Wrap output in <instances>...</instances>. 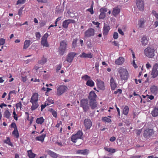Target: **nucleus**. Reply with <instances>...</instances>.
<instances>
[{
    "label": "nucleus",
    "mask_w": 158,
    "mask_h": 158,
    "mask_svg": "<svg viewBox=\"0 0 158 158\" xmlns=\"http://www.w3.org/2000/svg\"><path fill=\"white\" fill-rule=\"evenodd\" d=\"M83 135V132L79 130L75 134H73L70 137L71 141L74 143H76L77 141L80 139L81 140L78 143L77 145H81L83 142L82 140V135Z\"/></svg>",
    "instance_id": "obj_1"
},
{
    "label": "nucleus",
    "mask_w": 158,
    "mask_h": 158,
    "mask_svg": "<svg viewBox=\"0 0 158 158\" xmlns=\"http://www.w3.org/2000/svg\"><path fill=\"white\" fill-rule=\"evenodd\" d=\"M121 79L122 80L126 81L128 78V73L126 69L121 68L118 71Z\"/></svg>",
    "instance_id": "obj_2"
},
{
    "label": "nucleus",
    "mask_w": 158,
    "mask_h": 158,
    "mask_svg": "<svg viewBox=\"0 0 158 158\" xmlns=\"http://www.w3.org/2000/svg\"><path fill=\"white\" fill-rule=\"evenodd\" d=\"M155 50L153 48L147 47L144 51V55L149 58H152L155 56Z\"/></svg>",
    "instance_id": "obj_3"
},
{
    "label": "nucleus",
    "mask_w": 158,
    "mask_h": 158,
    "mask_svg": "<svg viewBox=\"0 0 158 158\" xmlns=\"http://www.w3.org/2000/svg\"><path fill=\"white\" fill-rule=\"evenodd\" d=\"M68 89L67 87L64 85H60L57 89L56 95L57 96H60L64 93Z\"/></svg>",
    "instance_id": "obj_4"
},
{
    "label": "nucleus",
    "mask_w": 158,
    "mask_h": 158,
    "mask_svg": "<svg viewBox=\"0 0 158 158\" xmlns=\"http://www.w3.org/2000/svg\"><path fill=\"white\" fill-rule=\"evenodd\" d=\"M49 36L47 33H46L42 36L41 41V44L44 47L48 48L49 46L48 43L47 41V38Z\"/></svg>",
    "instance_id": "obj_5"
},
{
    "label": "nucleus",
    "mask_w": 158,
    "mask_h": 158,
    "mask_svg": "<svg viewBox=\"0 0 158 158\" xmlns=\"http://www.w3.org/2000/svg\"><path fill=\"white\" fill-rule=\"evenodd\" d=\"M136 4L140 11H143L144 8V0H136Z\"/></svg>",
    "instance_id": "obj_6"
},
{
    "label": "nucleus",
    "mask_w": 158,
    "mask_h": 158,
    "mask_svg": "<svg viewBox=\"0 0 158 158\" xmlns=\"http://www.w3.org/2000/svg\"><path fill=\"white\" fill-rule=\"evenodd\" d=\"M154 133L153 131L151 129H147L144 131L143 135L145 138H149Z\"/></svg>",
    "instance_id": "obj_7"
},
{
    "label": "nucleus",
    "mask_w": 158,
    "mask_h": 158,
    "mask_svg": "<svg viewBox=\"0 0 158 158\" xmlns=\"http://www.w3.org/2000/svg\"><path fill=\"white\" fill-rule=\"evenodd\" d=\"M88 103V100L85 99H82L81 102V106L82 107L85 112H86L89 108Z\"/></svg>",
    "instance_id": "obj_8"
},
{
    "label": "nucleus",
    "mask_w": 158,
    "mask_h": 158,
    "mask_svg": "<svg viewBox=\"0 0 158 158\" xmlns=\"http://www.w3.org/2000/svg\"><path fill=\"white\" fill-rule=\"evenodd\" d=\"M77 54L75 52H70L69 53L66 59V61L69 63H71L74 58Z\"/></svg>",
    "instance_id": "obj_9"
},
{
    "label": "nucleus",
    "mask_w": 158,
    "mask_h": 158,
    "mask_svg": "<svg viewBox=\"0 0 158 158\" xmlns=\"http://www.w3.org/2000/svg\"><path fill=\"white\" fill-rule=\"evenodd\" d=\"M100 14L99 16V19H104L106 16V13L107 11V8L105 7L101 8L100 10Z\"/></svg>",
    "instance_id": "obj_10"
},
{
    "label": "nucleus",
    "mask_w": 158,
    "mask_h": 158,
    "mask_svg": "<svg viewBox=\"0 0 158 158\" xmlns=\"http://www.w3.org/2000/svg\"><path fill=\"white\" fill-rule=\"evenodd\" d=\"M94 29L90 28L88 29L85 32V37H89L94 35Z\"/></svg>",
    "instance_id": "obj_11"
},
{
    "label": "nucleus",
    "mask_w": 158,
    "mask_h": 158,
    "mask_svg": "<svg viewBox=\"0 0 158 158\" xmlns=\"http://www.w3.org/2000/svg\"><path fill=\"white\" fill-rule=\"evenodd\" d=\"M84 124L86 130L89 129L92 126V122L90 119H85L84 120Z\"/></svg>",
    "instance_id": "obj_12"
},
{
    "label": "nucleus",
    "mask_w": 158,
    "mask_h": 158,
    "mask_svg": "<svg viewBox=\"0 0 158 158\" xmlns=\"http://www.w3.org/2000/svg\"><path fill=\"white\" fill-rule=\"evenodd\" d=\"M70 23H75V20L73 19H67L64 20L63 22V27L64 28H67L69 24Z\"/></svg>",
    "instance_id": "obj_13"
},
{
    "label": "nucleus",
    "mask_w": 158,
    "mask_h": 158,
    "mask_svg": "<svg viewBox=\"0 0 158 158\" xmlns=\"http://www.w3.org/2000/svg\"><path fill=\"white\" fill-rule=\"evenodd\" d=\"M157 64H156L153 66L151 74L153 78L156 77L158 75V70H157Z\"/></svg>",
    "instance_id": "obj_14"
},
{
    "label": "nucleus",
    "mask_w": 158,
    "mask_h": 158,
    "mask_svg": "<svg viewBox=\"0 0 158 158\" xmlns=\"http://www.w3.org/2000/svg\"><path fill=\"white\" fill-rule=\"evenodd\" d=\"M110 85L111 89L112 90H114L117 87L115 80L113 77H111L110 79Z\"/></svg>",
    "instance_id": "obj_15"
},
{
    "label": "nucleus",
    "mask_w": 158,
    "mask_h": 158,
    "mask_svg": "<svg viewBox=\"0 0 158 158\" xmlns=\"http://www.w3.org/2000/svg\"><path fill=\"white\" fill-rule=\"evenodd\" d=\"M80 57L82 58H92L93 57V54L91 52H88V53H86L83 52L80 55Z\"/></svg>",
    "instance_id": "obj_16"
},
{
    "label": "nucleus",
    "mask_w": 158,
    "mask_h": 158,
    "mask_svg": "<svg viewBox=\"0 0 158 158\" xmlns=\"http://www.w3.org/2000/svg\"><path fill=\"white\" fill-rule=\"evenodd\" d=\"M146 22V20L142 18L140 19L138 21V23L137 25L139 27V28H143L144 27L145 23Z\"/></svg>",
    "instance_id": "obj_17"
},
{
    "label": "nucleus",
    "mask_w": 158,
    "mask_h": 158,
    "mask_svg": "<svg viewBox=\"0 0 158 158\" xmlns=\"http://www.w3.org/2000/svg\"><path fill=\"white\" fill-rule=\"evenodd\" d=\"M110 29V26L105 24L104 23L103 31V35L104 36L107 35L108 34Z\"/></svg>",
    "instance_id": "obj_18"
},
{
    "label": "nucleus",
    "mask_w": 158,
    "mask_h": 158,
    "mask_svg": "<svg viewBox=\"0 0 158 158\" xmlns=\"http://www.w3.org/2000/svg\"><path fill=\"white\" fill-rule=\"evenodd\" d=\"M96 97L97 95L94 92L91 91L89 94L88 98L90 101L96 100Z\"/></svg>",
    "instance_id": "obj_19"
},
{
    "label": "nucleus",
    "mask_w": 158,
    "mask_h": 158,
    "mask_svg": "<svg viewBox=\"0 0 158 158\" xmlns=\"http://www.w3.org/2000/svg\"><path fill=\"white\" fill-rule=\"evenodd\" d=\"M45 152L50 156L53 158H56L58 157V155L55 152L47 149L45 150Z\"/></svg>",
    "instance_id": "obj_20"
},
{
    "label": "nucleus",
    "mask_w": 158,
    "mask_h": 158,
    "mask_svg": "<svg viewBox=\"0 0 158 158\" xmlns=\"http://www.w3.org/2000/svg\"><path fill=\"white\" fill-rule=\"evenodd\" d=\"M124 62V59L123 57L120 56L115 61V64L118 65L122 64Z\"/></svg>",
    "instance_id": "obj_21"
},
{
    "label": "nucleus",
    "mask_w": 158,
    "mask_h": 158,
    "mask_svg": "<svg viewBox=\"0 0 158 158\" xmlns=\"http://www.w3.org/2000/svg\"><path fill=\"white\" fill-rule=\"evenodd\" d=\"M39 98V95L38 93H34L31 97L30 102H38Z\"/></svg>",
    "instance_id": "obj_22"
},
{
    "label": "nucleus",
    "mask_w": 158,
    "mask_h": 158,
    "mask_svg": "<svg viewBox=\"0 0 158 158\" xmlns=\"http://www.w3.org/2000/svg\"><path fill=\"white\" fill-rule=\"evenodd\" d=\"M97 85L98 87L100 89L103 90L104 89V82L101 81L97 80Z\"/></svg>",
    "instance_id": "obj_23"
},
{
    "label": "nucleus",
    "mask_w": 158,
    "mask_h": 158,
    "mask_svg": "<svg viewBox=\"0 0 158 158\" xmlns=\"http://www.w3.org/2000/svg\"><path fill=\"white\" fill-rule=\"evenodd\" d=\"M67 44L66 40H63L60 41V45L59 48H64L66 49L67 48Z\"/></svg>",
    "instance_id": "obj_24"
},
{
    "label": "nucleus",
    "mask_w": 158,
    "mask_h": 158,
    "mask_svg": "<svg viewBox=\"0 0 158 158\" xmlns=\"http://www.w3.org/2000/svg\"><path fill=\"white\" fill-rule=\"evenodd\" d=\"M46 136V135L42 134L41 135L37 136L35 137V139L36 141H40L42 142H43L44 139V138Z\"/></svg>",
    "instance_id": "obj_25"
},
{
    "label": "nucleus",
    "mask_w": 158,
    "mask_h": 158,
    "mask_svg": "<svg viewBox=\"0 0 158 158\" xmlns=\"http://www.w3.org/2000/svg\"><path fill=\"white\" fill-rule=\"evenodd\" d=\"M32 103V106L31 107V109L32 110H34L36 109L39 106V105L38 102H30Z\"/></svg>",
    "instance_id": "obj_26"
},
{
    "label": "nucleus",
    "mask_w": 158,
    "mask_h": 158,
    "mask_svg": "<svg viewBox=\"0 0 158 158\" xmlns=\"http://www.w3.org/2000/svg\"><path fill=\"white\" fill-rule=\"evenodd\" d=\"M152 93L153 94H156L158 93V89L156 86H152L150 88Z\"/></svg>",
    "instance_id": "obj_27"
},
{
    "label": "nucleus",
    "mask_w": 158,
    "mask_h": 158,
    "mask_svg": "<svg viewBox=\"0 0 158 158\" xmlns=\"http://www.w3.org/2000/svg\"><path fill=\"white\" fill-rule=\"evenodd\" d=\"M151 114L153 117L158 116V108L155 107L152 111Z\"/></svg>",
    "instance_id": "obj_28"
},
{
    "label": "nucleus",
    "mask_w": 158,
    "mask_h": 158,
    "mask_svg": "<svg viewBox=\"0 0 158 158\" xmlns=\"http://www.w3.org/2000/svg\"><path fill=\"white\" fill-rule=\"evenodd\" d=\"M89 106L92 109H95L97 106L96 100L90 101Z\"/></svg>",
    "instance_id": "obj_29"
},
{
    "label": "nucleus",
    "mask_w": 158,
    "mask_h": 158,
    "mask_svg": "<svg viewBox=\"0 0 158 158\" xmlns=\"http://www.w3.org/2000/svg\"><path fill=\"white\" fill-rule=\"evenodd\" d=\"M31 43L30 40H26L24 42L23 49H26L27 48Z\"/></svg>",
    "instance_id": "obj_30"
},
{
    "label": "nucleus",
    "mask_w": 158,
    "mask_h": 158,
    "mask_svg": "<svg viewBox=\"0 0 158 158\" xmlns=\"http://www.w3.org/2000/svg\"><path fill=\"white\" fill-rule=\"evenodd\" d=\"M141 42L142 43V45L145 46L148 43V40L147 37L145 36H143L142 37L141 39Z\"/></svg>",
    "instance_id": "obj_31"
},
{
    "label": "nucleus",
    "mask_w": 158,
    "mask_h": 158,
    "mask_svg": "<svg viewBox=\"0 0 158 158\" xmlns=\"http://www.w3.org/2000/svg\"><path fill=\"white\" fill-rule=\"evenodd\" d=\"M89 150L87 149L79 150L77 151V154H82L84 155L87 154Z\"/></svg>",
    "instance_id": "obj_32"
},
{
    "label": "nucleus",
    "mask_w": 158,
    "mask_h": 158,
    "mask_svg": "<svg viewBox=\"0 0 158 158\" xmlns=\"http://www.w3.org/2000/svg\"><path fill=\"white\" fill-rule=\"evenodd\" d=\"M120 11V10L118 8L116 7L114 8L112 11L113 15L116 16L118 14Z\"/></svg>",
    "instance_id": "obj_33"
},
{
    "label": "nucleus",
    "mask_w": 158,
    "mask_h": 158,
    "mask_svg": "<svg viewBox=\"0 0 158 158\" xmlns=\"http://www.w3.org/2000/svg\"><path fill=\"white\" fill-rule=\"evenodd\" d=\"M44 120L45 119L43 118V117H41L36 119V122L37 124L41 125L44 123Z\"/></svg>",
    "instance_id": "obj_34"
},
{
    "label": "nucleus",
    "mask_w": 158,
    "mask_h": 158,
    "mask_svg": "<svg viewBox=\"0 0 158 158\" xmlns=\"http://www.w3.org/2000/svg\"><path fill=\"white\" fill-rule=\"evenodd\" d=\"M27 154L29 158H34L36 156V154L33 153L31 150L27 151Z\"/></svg>",
    "instance_id": "obj_35"
},
{
    "label": "nucleus",
    "mask_w": 158,
    "mask_h": 158,
    "mask_svg": "<svg viewBox=\"0 0 158 158\" xmlns=\"http://www.w3.org/2000/svg\"><path fill=\"white\" fill-rule=\"evenodd\" d=\"M129 109L128 106H126L124 107L122 113L125 115L127 116L128 113Z\"/></svg>",
    "instance_id": "obj_36"
},
{
    "label": "nucleus",
    "mask_w": 158,
    "mask_h": 158,
    "mask_svg": "<svg viewBox=\"0 0 158 158\" xmlns=\"http://www.w3.org/2000/svg\"><path fill=\"white\" fill-rule=\"evenodd\" d=\"M78 40L77 38H76L73 39L72 44V48H75L77 47V43Z\"/></svg>",
    "instance_id": "obj_37"
},
{
    "label": "nucleus",
    "mask_w": 158,
    "mask_h": 158,
    "mask_svg": "<svg viewBox=\"0 0 158 158\" xmlns=\"http://www.w3.org/2000/svg\"><path fill=\"white\" fill-rule=\"evenodd\" d=\"M86 84L87 86L91 87L94 86V82L91 79H90L88 80V81H87Z\"/></svg>",
    "instance_id": "obj_38"
},
{
    "label": "nucleus",
    "mask_w": 158,
    "mask_h": 158,
    "mask_svg": "<svg viewBox=\"0 0 158 158\" xmlns=\"http://www.w3.org/2000/svg\"><path fill=\"white\" fill-rule=\"evenodd\" d=\"M104 149L106 151H107L108 152L112 153H114L116 152L115 149L114 148L105 147L104 148Z\"/></svg>",
    "instance_id": "obj_39"
},
{
    "label": "nucleus",
    "mask_w": 158,
    "mask_h": 158,
    "mask_svg": "<svg viewBox=\"0 0 158 158\" xmlns=\"http://www.w3.org/2000/svg\"><path fill=\"white\" fill-rule=\"evenodd\" d=\"M66 49L64 48H58V52L60 56L63 55L64 53L66 52Z\"/></svg>",
    "instance_id": "obj_40"
},
{
    "label": "nucleus",
    "mask_w": 158,
    "mask_h": 158,
    "mask_svg": "<svg viewBox=\"0 0 158 158\" xmlns=\"http://www.w3.org/2000/svg\"><path fill=\"white\" fill-rule=\"evenodd\" d=\"M47 61V58L44 57V56L40 60L38 61V63L41 64H43L45 63H46Z\"/></svg>",
    "instance_id": "obj_41"
},
{
    "label": "nucleus",
    "mask_w": 158,
    "mask_h": 158,
    "mask_svg": "<svg viewBox=\"0 0 158 158\" xmlns=\"http://www.w3.org/2000/svg\"><path fill=\"white\" fill-rule=\"evenodd\" d=\"M12 134L15 137L17 138H18L19 136V132L18 130V129H14L13 131Z\"/></svg>",
    "instance_id": "obj_42"
},
{
    "label": "nucleus",
    "mask_w": 158,
    "mask_h": 158,
    "mask_svg": "<svg viewBox=\"0 0 158 158\" xmlns=\"http://www.w3.org/2000/svg\"><path fill=\"white\" fill-rule=\"evenodd\" d=\"M46 103L48 104V106L54 103L53 100L51 97H49L45 102Z\"/></svg>",
    "instance_id": "obj_43"
},
{
    "label": "nucleus",
    "mask_w": 158,
    "mask_h": 158,
    "mask_svg": "<svg viewBox=\"0 0 158 158\" xmlns=\"http://www.w3.org/2000/svg\"><path fill=\"white\" fill-rule=\"evenodd\" d=\"M10 115V114L8 110H6L4 112V116L6 118L9 119Z\"/></svg>",
    "instance_id": "obj_44"
},
{
    "label": "nucleus",
    "mask_w": 158,
    "mask_h": 158,
    "mask_svg": "<svg viewBox=\"0 0 158 158\" xmlns=\"http://www.w3.org/2000/svg\"><path fill=\"white\" fill-rule=\"evenodd\" d=\"M93 4L94 2H92V3L90 6V7L87 9V10L90 12V14L92 15L94 14V12L93 10Z\"/></svg>",
    "instance_id": "obj_45"
},
{
    "label": "nucleus",
    "mask_w": 158,
    "mask_h": 158,
    "mask_svg": "<svg viewBox=\"0 0 158 158\" xmlns=\"http://www.w3.org/2000/svg\"><path fill=\"white\" fill-rule=\"evenodd\" d=\"M4 142L12 147L13 146V144L11 142L9 137H7L6 139L4 140Z\"/></svg>",
    "instance_id": "obj_46"
},
{
    "label": "nucleus",
    "mask_w": 158,
    "mask_h": 158,
    "mask_svg": "<svg viewBox=\"0 0 158 158\" xmlns=\"http://www.w3.org/2000/svg\"><path fill=\"white\" fill-rule=\"evenodd\" d=\"M81 79L85 81H87L91 79V77L87 75H85L82 76Z\"/></svg>",
    "instance_id": "obj_47"
},
{
    "label": "nucleus",
    "mask_w": 158,
    "mask_h": 158,
    "mask_svg": "<svg viewBox=\"0 0 158 158\" xmlns=\"http://www.w3.org/2000/svg\"><path fill=\"white\" fill-rule=\"evenodd\" d=\"M102 120L103 122H107V123H110L111 121L110 118L106 117L102 118Z\"/></svg>",
    "instance_id": "obj_48"
},
{
    "label": "nucleus",
    "mask_w": 158,
    "mask_h": 158,
    "mask_svg": "<svg viewBox=\"0 0 158 158\" xmlns=\"http://www.w3.org/2000/svg\"><path fill=\"white\" fill-rule=\"evenodd\" d=\"M51 112L52 114L55 118H56L57 116V113L56 111L54 110L53 109H51Z\"/></svg>",
    "instance_id": "obj_49"
},
{
    "label": "nucleus",
    "mask_w": 158,
    "mask_h": 158,
    "mask_svg": "<svg viewBox=\"0 0 158 158\" xmlns=\"http://www.w3.org/2000/svg\"><path fill=\"white\" fill-rule=\"evenodd\" d=\"M22 105L21 102H19L16 104V107L17 109L19 108L20 110H21Z\"/></svg>",
    "instance_id": "obj_50"
},
{
    "label": "nucleus",
    "mask_w": 158,
    "mask_h": 158,
    "mask_svg": "<svg viewBox=\"0 0 158 158\" xmlns=\"http://www.w3.org/2000/svg\"><path fill=\"white\" fill-rule=\"evenodd\" d=\"M6 40L3 38L0 39V45H3L5 43Z\"/></svg>",
    "instance_id": "obj_51"
},
{
    "label": "nucleus",
    "mask_w": 158,
    "mask_h": 158,
    "mask_svg": "<svg viewBox=\"0 0 158 158\" xmlns=\"http://www.w3.org/2000/svg\"><path fill=\"white\" fill-rule=\"evenodd\" d=\"M62 64H61L58 65L56 68V72H58L59 70H60L61 68L62 67Z\"/></svg>",
    "instance_id": "obj_52"
},
{
    "label": "nucleus",
    "mask_w": 158,
    "mask_h": 158,
    "mask_svg": "<svg viewBox=\"0 0 158 158\" xmlns=\"http://www.w3.org/2000/svg\"><path fill=\"white\" fill-rule=\"evenodd\" d=\"M23 8V7H21L19 10L18 14L19 16H21L22 15V11Z\"/></svg>",
    "instance_id": "obj_53"
},
{
    "label": "nucleus",
    "mask_w": 158,
    "mask_h": 158,
    "mask_svg": "<svg viewBox=\"0 0 158 158\" xmlns=\"http://www.w3.org/2000/svg\"><path fill=\"white\" fill-rule=\"evenodd\" d=\"M26 0H18L16 4L18 5L19 4H23L25 2Z\"/></svg>",
    "instance_id": "obj_54"
},
{
    "label": "nucleus",
    "mask_w": 158,
    "mask_h": 158,
    "mask_svg": "<svg viewBox=\"0 0 158 158\" xmlns=\"http://www.w3.org/2000/svg\"><path fill=\"white\" fill-rule=\"evenodd\" d=\"M48 106V104H47L45 102L44 104H42L41 106V110L42 111L47 106Z\"/></svg>",
    "instance_id": "obj_55"
},
{
    "label": "nucleus",
    "mask_w": 158,
    "mask_h": 158,
    "mask_svg": "<svg viewBox=\"0 0 158 158\" xmlns=\"http://www.w3.org/2000/svg\"><path fill=\"white\" fill-rule=\"evenodd\" d=\"M11 127L12 128H14V129H17V126L15 123H12L10 125Z\"/></svg>",
    "instance_id": "obj_56"
},
{
    "label": "nucleus",
    "mask_w": 158,
    "mask_h": 158,
    "mask_svg": "<svg viewBox=\"0 0 158 158\" xmlns=\"http://www.w3.org/2000/svg\"><path fill=\"white\" fill-rule=\"evenodd\" d=\"M118 37V34L117 32H115L113 34V38L114 39H117Z\"/></svg>",
    "instance_id": "obj_57"
},
{
    "label": "nucleus",
    "mask_w": 158,
    "mask_h": 158,
    "mask_svg": "<svg viewBox=\"0 0 158 158\" xmlns=\"http://www.w3.org/2000/svg\"><path fill=\"white\" fill-rule=\"evenodd\" d=\"M122 92V90L121 89H118L116 91H115L114 92V94H117L118 93H119L120 94Z\"/></svg>",
    "instance_id": "obj_58"
},
{
    "label": "nucleus",
    "mask_w": 158,
    "mask_h": 158,
    "mask_svg": "<svg viewBox=\"0 0 158 158\" xmlns=\"http://www.w3.org/2000/svg\"><path fill=\"white\" fill-rule=\"evenodd\" d=\"M61 17H58L56 20V21L55 23V27H56L57 26V22L59 21L61 19Z\"/></svg>",
    "instance_id": "obj_59"
},
{
    "label": "nucleus",
    "mask_w": 158,
    "mask_h": 158,
    "mask_svg": "<svg viewBox=\"0 0 158 158\" xmlns=\"http://www.w3.org/2000/svg\"><path fill=\"white\" fill-rule=\"evenodd\" d=\"M22 81L23 82H25L27 81V76H23V75L21 76Z\"/></svg>",
    "instance_id": "obj_60"
},
{
    "label": "nucleus",
    "mask_w": 158,
    "mask_h": 158,
    "mask_svg": "<svg viewBox=\"0 0 158 158\" xmlns=\"http://www.w3.org/2000/svg\"><path fill=\"white\" fill-rule=\"evenodd\" d=\"M13 115H14V118L15 119V120H18V118L17 117V114H16L15 111V110H14V111L13 112Z\"/></svg>",
    "instance_id": "obj_61"
},
{
    "label": "nucleus",
    "mask_w": 158,
    "mask_h": 158,
    "mask_svg": "<svg viewBox=\"0 0 158 158\" xmlns=\"http://www.w3.org/2000/svg\"><path fill=\"white\" fill-rule=\"evenodd\" d=\"M142 131V129H140L139 130H137L136 131V134L138 135H139L141 133Z\"/></svg>",
    "instance_id": "obj_62"
},
{
    "label": "nucleus",
    "mask_w": 158,
    "mask_h": 158,
    "mask_svg": "<svg viewBox=\"0 0 158 158\" xmlns=\"http://www.w3.org/2000/svg\"><path fill=\"white\" fill-rule=\"evenodd\" d=\"M141 157V156L139 155H132L130 158H140Z\"/></svg>",
    "instance_id": "obj_63"
},
{
    "label": "nucleus",
    "mask_w": 158,
    "mask_h": 158,
    "mask_svg": "<svg viewBox=\"0 0 158 158\" xmlns=\"http://www.w3.org/2000/svg\"><path fill=\"white\" fill-rule=\"evenodd\" d=\"M60 158H76V157H73V156H61Z\"/></svg>",
    "instance_id": "obj_64"
}]
</instances>
